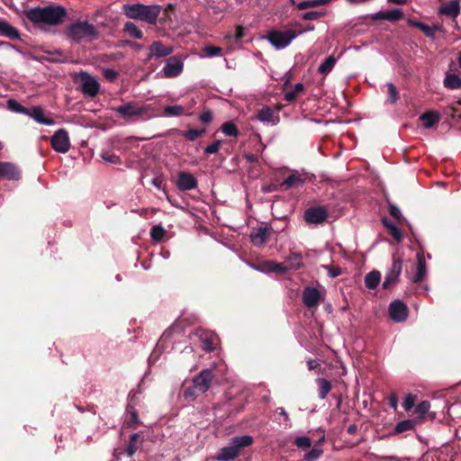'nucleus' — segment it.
I'll list each match as a JSON object with an SVG mask.
<instances>
[{
	"label": "nucleus",
	"mask_w": 461,
	"mask_h": 461,
	"mask_svg": "<svg viewBox=\"0 0 461 461\" xmlns=\"http://www.w3.org/2000/svg\"><path fill=\"white\" fill-rule=\"evenodd\" d=\"M26 16L30 22L39 26H56L60 24L67 16V10L61 5L33 7Z\"/></svg>",
	"instance_id": "nucleus-1"
},
{
	"label": "nucleus",
	"mask_w": 461,
	"mask_h": 461,
	"mask_svg": "<svg viewBox=\"0 0 461 461\" xmlns=\"http://www.w3.org/2000/svg\"><path fill=\"white\" fill-rule=\"evenodd\" d=\"M122 12L130 19L140 20L154 25L161 12V6L158 5L124 4Z\"/></svg>",
	"instance_id": "nucleus-2"
},
{
	"label": "nucleus",
	"mask_w": 461,
	"mask_h": 461,
	"mask_svg": "<svg viewBox=\"0 0 461 461\" xmlns=\"http://www.w3.org/2000/svg\"><path fill=\"white\" fill-rule=\"evenodd\" d=\"M113 111L125 120H131L135 117H139L143 121H147L156 116L155 110L152 105H140L137 102L134 101L123 103L121 105L113 108Z\"/></svg>",
	"instance_id": "nucleus-3"
},
{
	"label": "nucleus",
	"mask_w": 461,
	"mask_h": 461,
	"mask_svg": "<svg viewBox=\"0 0 461 461\" xmlns=\"http://www.w3.org/2000/svg\"><path fill=\"white\" fill-rule=\"evenodd\" d=\"M251 436L243 435L231 438L229 446L219 449L215 456L217 461H230L239 456L240 449L252 444Z\"/></svg>",
	"instance_id": "nucleus-4"
},
{
	"label": "nucleus",
	"mask_w": 461,
	"mask_h": 461,
	"mask_svg": "<svg viewBox=\"0 0 461 461\" xmlns=\"http://www.w3.org/2000/svg\"><path fill=\"white\" fill-rule=\"evenodd\" d=\"M67 35L72 41L81 42L96 39L98 32L94 24L86 21H77L68 27Z\"/></svg>",
	"instance_id": "nucleus-5"
},
{
	"label": "nucleus",
	"mask_w": 461,
	"mask_h": 461,
	"mask_svg": "<svg viewBox=\"0 0 461 461\" xmlns=\"http://www.w3.org/2000/svg\"><path fill=\"white\" fill-rule=\"evenodd\" d=\"M302 33L303 31L293 29L273 30L267 33V39L276 50H283Z\"/></svg>",
	"instance_id": "nucleus-6"
},
{
	"label": "nucleus",
	"mask_w": 461,
	"mask_h": 461,
	"mask_svg": "<svg viewBox=\"0 0 461 461\" xmlns=\"http://www.w3.org/2000/svg\"><path fill=\"white\" fill-rule=\"evenodd\" d=\"M402 270V259L393 256L392 266L388 269L384 280L383 282V288L389 289L391 286L396 285L399 282L400 275Z\"/></svg>",
	"instance_id": "nucleus-7"
},
{
	"label": "nucleus",
	"mask_w": 461,
	"mask_h": 461,
	"mask_svg": "<svg viewBox=\"0 0 461 461\" xmlns=\"http://www.w3.org/2000/svg\"><path fill=\"white\" fill-rule=\"evenodd\" d=\"M52 149L59 153H66L70 149L68 133L65 129L58 130L50 139Z\"/></svg>",
	"instance_id": "nucleus-8"
},
{
	"label": "nucleus",
	"mask_w": 461,
	"mask_h": 461,
	"mask_svg": "<svg viewBox=\"0 0 461 461\" xmlns=\"http://www.w3.org/2000/svg\"><path fill=\"white\" fill-rule=\"evenodd\" d=\"M214 375L211 368L203 369L193 379L194 388H196L198 393H204L209 390Z\"/></svg>",
	"instance_id": "nucleus-9"
},
{
	"label": "nucleus",
	"mask_w": 461,
	"mask_h": 461,
	"mask_svg": "<svg viewBox=\"0 0 461 461\" xmlns=\"http://www.w3.org/2000/svg\"><path fill=\"white\" fill-rule=\"evenodd\" d=\"M81 81V91L85 95L94 97L99 92V83L91 75L86 72H81L79 74Z\"/></svg>",
	"instance_id": "nucleus-10"
},
{
	"label": "nucleus",
	"mask_w": 461,
	"mask_h": 461,
	"mask_svg": "<svg viewBox=\"0 0 461 461\" xmlns=\"http://www.w3.org/2000/svg\"><path fill=\"white\" fill-rule=\"evenodd\" d=\"M184 68L183 61L177 57H170L166 60L162 69L163 76L171 78L180 75Z\"/></svg>",
	"instance_id": "nucleus-11"
},
{
	"label": "nucleus",
	"mask_w": 461,
	"mask_h": 461,
	"mask_svg": "<svg viewBox=\"0 0 461 461\" xmlns=\"http://www.w3.org/2000/svg\"><path fill=\"white\" fill-rule=\"evenodd\" d=\"M323 295L321 294V291L315 287L306 286L303 290V303L308 308L317 307Z\"/></svg>",
	"instance_id": "nucleus-12"
},
{
	"label": "nucleus",
	"mask_w": 461,
	"mask_h": 461,
	"mask_svg": "<svg viewBox=\"0 0 461 461\" xmlns=\"http://www.w3.org/2000/svg\"><path fill=\"white\" fill-rule=\"evenodd\" d=\"M388 311L390 318L396 322H402L407 319L408 308L406 304L400 300H395L391 303Z\"/></svg>",
	"instance_id": "nucleus-13"
},
{
	"label": "nucleus",
	"mask_w": 461,
	"mask_h": 461,
	"mask_svg": "<svg viewBox=\"0 0 461 461\" xmlns=\"http://www.w3.org/2000/svg\"><path fill=\"white\" fill-rule=\"evenodd\" d=\"M173 52L171 46H166L161 41H157L152 42L149 46V51L147 56V59L149 60L153 58L160 59L169 56Z\"/></svg>",
	"instance_id": "nucleus-14"
},
{
	"label": "nucleus",
	"mask_w": 461,
	"mask_h": 461,
	"mask_svg": "<svg viewBox=\"0 0 461 461\" xmlns=\"http://www.w3.org/2000/svg\"><path fill=\"white\" fill-rule=\"evenodd\" d=\"M304 218L308 223L319 224L326 220L327 211L321 206L312 207L305 212Z\"/></svg>",
	"instance_id": "nucleus-15"
},
{
	"label": "nucleus",
	"mask_w": 461,
	"mask_h": 461,
	"mask_svg": "<svg viewBox=\"0 0 461 461\" xmlns=\"http://www.w3.org/2000/svg\"><path fill=\"white\" fill-rule=\"evenodd\" d=\"M177 188L181 191H189L197 187V180L194 175L187 172H180L176 183Z\"/></svg>",
	"instance_id": "nucleus-16"
},
{
	"label": "nucleus",
	"mask_w": 461,
	"mask_h": 461,
	"mask_svg": "<svg viewBox=\"0 0 461 461\" xmlns=\"http://www.w3.org/2000/svg\"><path fill=\"white\" fill-rule=\"evenodd\" d=\"M27 116L32 118L36 122L42 124V125H54L55 122L53 119L46 117L43 112V109L39 106L35 105L31 108H29V113H27Z\"/></svg>",
	"instance_id": "nucleus-17"
},
{
	"label": "nucleus",
	"mask_w": 461,
	"mask_h": 461,
	"mask_svg": "<svg viewBox=\"0 0 461 461\" xmlns=\"http://www.w3.org/2000/svg\"><path fill=\"white\" fill-rule=\"evenodd\" d=\"M460 4L458 0H450L449 2L443 3L438 7V14L451 18H456L460 14Z\"/></svg>",
	"instance_id": "nucleus-18"
},
{
	"label": "nucleus",
	"mask_w": 461,
	"mask_h": 461,
	"mask_svg": "<svg viewBox=\"0 0 461 461\" xmlns=\"http://www.w3.org/2000/svg\"><path fill=\"white\" fill-rule=\"evenodd\" d=\"M21 176L18 167L10 162H0V178L18 180Z\"/></svg>",
	"instance_id": "nucleus-19"
},
{
	"label": "nucleus",
	"mask_w": 461,
	"mask_h": 461,
	"mask_svg": "<svg viewBox=\"0 0 461 461\" xmlns=\"http://www.w3.org/2000/svg\"><path fill=\"white\" fill-rule=\"evenodd\" d=\"M257 119L261 122L271 123L272 125L277 124L279 119L275 114L272 108L269 106L262 107L257 113Z\"/></svg>",
	"instance_id": "nucleus-20"
},
{
	"label": "nucleus",
	"mask_w": 461,
	"mask_h": 461,
	"mask_svg": "<svg viewBox=\"0 0 461 461\" xmlns=\"http://www.w3.org/2000/svg\"><path fill=\"white\" fill-rule=\"evenodd\" d=\"M269 230H270L266 227H260L252 230L250 233V240L253 245L257 247L263 245L268 238Z\"/></svg>",
	"instance_id": "nucleus-21"
},
{
	"label": "nucleus",
	"mask_w": 461,
	"mask_h": 461,
	"mask_svg": "<svg viewBox=\"0 0 461 461\" xmlns=\"http://www.w3.org/2000/svg\"><path fill=\"white\" fill-rule=\"evenodd\" d=\"M427 274L426 262L422 255H417V269L415 275L411 278L412 283H419L424 279Z\"/></svg>",
	"instance_id": "nucleus-22"
},
{
	"label": "nucleus",
	"mask_w": 461,
	"mask_h": 461,
	"mask_svg": "<svg viewBox=\"0 0 461 461\" xmlns=\"http://www.w3.org/2000/svg\"><path fill=\"white\" fill-rule=\"evenodd\" d=\"M0 33L11 40L20 39V32L9 23L0 19Z\"/></svg>",
	"instance_id": "nucleus-23"
},
{
	"label": "nucleus",
	"mask_w": 461,
	"mask_h": 461,
	"mask_svg": "<svg viewBox=\"0 0 461 461\" xmlns=\"http://www.w3.org/2000/svg\"><path fill=\"white\" fill-rule=\"evenodd\" d=\"M304 183V180L299 176L295 174H292L288 176L282 183L281 187L285 190L291 189L293 187H298L303 185Z\"/></svg>",
	"instance_id": "nucleus-24"
},
{
	"label": "nucleus",
	"mask_w": 461,
	"mask_h": 461,
	"mask_svg": "<svg viewBox=\"0 0 461 461\" xmlns=\"http://www.w3.org/2000/svg\"><path fill=\"white\" fill-rule=\"evenodd\" d=\"M439 114L436 112H427L420 116V120L422 122L424 128L429 129L433 127L439 121Z\"/></svg>",
	"instance_id": "nucleus-25"
},
{
	"label": "nucleus",
	"mask_w": 461,
	"mask_h": 461,
	"mask_svg": "<svg viewBox=\"0 0 461 461\" xmlns=\"http://www.w3.org/2000/svg\"><path fill=\"white\" fill-rule=\"evenodd\" d=\"M264 267L262 269H258L261 272H272V273H279L284 274L288 271L285 263H276L275 261H267L264 264Z\"/></svg>",
	"instance_id": "nucleus-26"
},
{
	"label": "nucleus",
	"mask_w": 461,
	"mask_h": 461,
	"mask_svg": "<svg viewBox=\"0 0 461 461\" xmlns=\"http://www.w3.org/2000/svg\"><path fill=\"white\" fill-rule=\"evenodd\" d=\"M288 270H297L303 266L302 257L298 253H291L285 261Z\"/></svg>",
	"instance_id": "nucleus-27"
},
{
	"label": "nucleus",
	"mask_w": 461,
	"mask_h": 461,
	"mask_svg": "<svg viewBox=\"0 0 461 461\" xmlns=\"http://www.w3.org/2000/svg\"><path fill=\"white\" fill-rule=\"evenodd\" d=\"M123 31L132 39L140 40L143 37L142 31L132 22H126Z\"/></svg>",
	"instance_id": "nucleus-28"
},
{
	"label": "nucleus",
	"mask_w": 461,
	"mask_h": 461,
	"mask_svg": "<svg viewBox=\"0 0 461 461\" xmlns=\"http://www.w3.org/2000/svg\"><path fill=\"white\" fill-rule=\"evenodd\" d=\"M381 281V274L379 271L374 270L365 276V285L368 289H375Z\"/></svg>",
	"instance_id": "nucleus-29"
},
{
	"label": "nucleus",
	"mask_w": 461,
	"mask_h": 461,
	"mask_svg": "<svg viewBox=\"0 0 461 461\" xmlns=\"http://www.w3.org/2000/svg\"><path fill=\"white\" fill-rule=\"evenodd\" d=\"M444 86L448 89H460L461 88V78L456 74H447L444 78Z\"/></svg>",
	"instance_id": "nucleus-30"
},
{
	"label": "nucleus",
	"mask_w": 461,
	"mask_h": 461,
	"mask_svg": "<svg viewBox=\"0 0 461 461\" xmlns=\"http://www.w3.org/2000/svg\"><path fill=\"white\" fill-rule=\"evenodd\" d=\"M336 62H337V60L333 56H329L328 58H326L324 59V61H322L320 64V66L318 68L319 73H321L322 75L329 74L332 70L334 66L336 65Z\"/></svg>",
	"instance_id": "nucleus-31"
},
{
	"label": "nucleus",
	"mask_w": 461,
	"mask_h": 461,
	"mask_svg": "<svg viewBox=\"0 0 461 461\" xmlns=\"http://www.w3.org/2000/svg\"><path fill=\"white\" fill-rule=\"evenodd\" d=\"M6 107L9 111L15 113L25 114L29 113V108L23 106L19 102L14 99H9L6 102Z\"/></svg>",
	"instance_id": "nucleus-32"
},
{
	"label": "nucleus",
	"mask_w": 461,
	"mask_h": 461,
	"mask_svg": "<svg viewBox=\"0 0 461 461\" xmlns=\"http://www.w3.org/2000/svg\"><path fill=\"white\" fill-rule=\"evenodd\" d=\"M317 383L319 384V397L323 400L327 397L328 393L331 389L330 383L325 378H318Z\"/></svg>",
	"instance_id": "nucleus-33"
},
{
	"label": "nucleus",
	"mask_w": 461,
	"mask_h": 461,
	"mask_svg": "<svg viewBox=\"0 0 461 461\" xmlns=\"http://www.w3.org/2000/svg\"><path fill=\"white\" fill-rule=\"evenodd\" d=\"M383 223L384 227L390 231V234L394 240H396L397 241H400L402 240V235L398 227H396L392 221L386 219L383 220Z\"/></svg>",
	"instance_id": "nucleus-34"
},
{
	"label": "nucleus",
	"mask_w": 461,
	"mask_h": 461,
	"mask_svg": "<svg viewBox=\"0 0 461 461\" xmlns=\"http://www.w3.org/2000/svg\"><path fill=\"white\" fill-rule=\"evenodd\" d=\"M276 412L279 414V416L282 418V419H279L277 420V422L283 426V428L285 429H290L292 427V423H291V420H290V418H289V415L288 413L286 412V411L283 408V407H279L276 410Z\"/></svg>",
	"instance_id": "nucleus-35"
},
{
	"label": "nucleus",
	"mask_w": 461,
	"mask_h": 461,
	"mask_svg": "<svg viewBox=\"0 0 461 461\" xmlns=\"http://www.w3.org/2000/svg\"><path fill=\"white\" fill-rule=\"evenodd\" d=\"M185 108L182 105H168L164 108V115L167 117H176L184 114Z\"/></svg>",
	"instance_id": "nucleus-36"
},
{
	"label": "nucleus",
	"mask_w": 461,
	"mask_h": 461,
	"mask_svg": "<svg viewBox=\"0 0 461 461\" xmlns=\"http://www.w3.org/2000/svg\"><path fill=\"white\" fill-rule=\"evenodd\" d=\"M330 0H306L302 1L297 4V8L299 10H304L307 8L320 6L325 4H328Z\"/></svg>",
	"instance_id": "nucleus-37"
},
{
	"label": "nucleus",
	"mask_w": 461,
	"mask_h": 461,
	"mask_svg": "<svg viewBox=\"0 0 461 461\" xmlns=\"http://www.w3.org/2000/svg\"><path fill=\"white\" fill-rule=\"evenodd\" d=\"M415 426V421L413 420H405L398 422L395 426V432L402 433L404 431L411 430Z\"/></svg>",
	"instance_id": "nucleus-38"
},
{
	"label": "nucleus",
	"mask_w": 461,
	"mask_h": 461,
	"mask_svg": "<svg viewBox=\"0 0 461 461\" xmlns=\"http://www.w3.org/2000/svg\"><path fill=\"white\" fill-rule=\"evenodd\" d=\"M139 437L140 436L138 433H134L131 436L129 443L126 447V452H127L128 456H131L136 453L137 448H138Z\"/></svg>",
	"instance_id": "nucleus-39"
},
{
	"label": "nucleus",
	"mask_w": 461,
	"mask_h": 461,
	"mask_svg": "<svg viewBox=\"0 0 461 461\" xmlns=\"http://www.w3.org/2000/svg\"><path fill=\"white\" fill-rule=\"evenodd\" d=\"M221 129V131L227 136L237 137L239 135L237 126L231 122L223 123Z\"/></svg>",
	"instance_id": "nucleus-40"
},
{
	"label": "nucleus",
	"mask_w": 461,
	"mask_h": 461,
	"mask_svg": "<svg viewBox=\"0 0 461 461\" xmlns=\"http://www.w3.org/2000/svg\"><path fill=\"white\" fill-rule=\"evenodd\" d=\"M205 133L204 130L190 129L188 131H182V136L189 141H194L197 138L203 136Z\"/></svg>",
	"instance_id": "nucleus-41"
},
{
	"label": "nucleus",
	"mask_w": 461,
	"mask_h": 461,
	"mask_svg": "<svg viewBox=\"0 0 461 461\" xmlns=\"http://www.w3.org/2000/svg\"><path fill=\"white\" fill-rule=\"evenodd\" d=\"M165 233L166 230L160 225H156L150 230V237L156 242L160 241L164 238Z\"/></svg>",
	"instance_id": "nucleus-42"
},
{
	"label": "nucleus",
	"mask_w": 461,
	"mask_h": 461,
	"mask_svg": "<svg viewBox=\"0 0 461 461\" xmlns=\"http://www.w3.org/2000/svg\"><path fill=\"white\" fill-rule=\"evenodd\" d=\"M387 94H388V101L391 104H395L399 99V92L396 86L393 83H387Z\"/></svg>",
	"instance_id": "nucleus-43"
},
{
	"label": "nucleus",
	"mask_w": 461,
	"mask_h": 461,
	"mask_svg": "<svg viewBox=\"0 0 461 461\" xmlns=\"http://www.w3.org/2000/svg\"><path fill=\"white\" fill-rule=\"evenodd\" d=\"M402 11L398 8L385 11V20L389 22H397L402 18Z\"/></svg>",
	"instance_id": "nucleus-44"
},
{
	"label": "nucleus",
	"mask_w": 461,
	"mask_h": 461,
	"mask_svg": "<svg viewBox=\"0 0 461 461\" xmlns=\"http://www.w3.org/2000/svg\"><path fill=\"white\" fill-rule=\"evenodd\" d=\"M420 30H421L428 38L435 40V32L440 31V26L434 25L433 27H430L423 23V25L420 26Z\"/></svg>",
	"instance_id": "nucleus-45"
},
{
	"label": "nucleus",
	"mask_w": 461,
	"mask_h": 461,
	"mask_svg": "<svg viewBox=\"0 0 461 461\" xmlns=\"http://www.w3.org/2000/svg\"><path fill=\"white\" fill-rule=\"evenodd\" d=\"M323 451L321 448L313 447L309 452H307L304 456V461H317L321 456L322 455Z\"/></svg>",
	"instance_id": "nucleus-46"
},
{
	"label": "nucleus",
	"mask_w": 461,
	"mask_h": 461,
	"mask_svg": "<svg viewBox=\"0 0 461 461\" xmlns=\"http://www.w3.org/2000/svg\"><path fill=\"white\" fill-rule=\"evenodd\" d=\"M198 391L194 388V385L185 387L183 390V397L188 401H194L197 396Z\"/></svg>",
	"instance_id": "nucleus-47"
},
{
	"label": "nucleus",
	"mask_w": 461,
	"mask_h": 461,
	"mask_svg": "<svg viewBox=\"0 0 461 461\" xmlns=\"http://www.w3.org/2000/svg\"><path fill=\"white\" fill-rule=\"evenodd\" d=\"M416 399H417L416 395H414L412 393L406 394L403 399V402H402L403 409L406 411H411L415 404Z\"/></svg>",
	"instance_id": "nucleus-48"
},
{
	"label": "nucleus",
	"mask_w": 461,
	"mask_h": 461,
	"mask_svg": "<svg viewBox=\"0 0 461 461\" xmlns=\"http://www.w3.org/2000/svg\"><path fill=\"white\" fill-rule=\"evenodd\" d=\"M294 444L297 447L305 449L312 446V440L307 436H300L295 438Z\"/></svg>",
	"instance_id": "nucleus-49"
},
{
	"label": "nucleus",
	"mask_w": 461,
	"mask_h": 461,
	"mask_svg": "<svg viewBox=\"0 0 461 461\" xmlns=\"http://www.w3.org/2000/svg\"><path fill=\"white\" fill-rule=\"evenodd\" d=\"M101 158L107 163L113 164V165H119L121 164V158L119 156L115 154H109L106 152H103L101 154Z\"/></svg>",
	"instance_id": "nucleus-50"
},
{
	"label": "nucleus",
	"mask_w": 461,
	"mask_h": 461,
	"mask_svg": "<svg viewBox=\"0 0 461 461\" xmlns=\"http://www.w3.org/2000/svg\"><path fill=\"white\" fill-rule=\"evenodd\" d=\"M430 409V402L429 401L420 402L415 408V413L424 415Z\"/></svg>",
	"instance_id": "nucleus-51"
},
{
	"label": "nucleus",
	"mask_w": 461,
	"mask_h": 461,
	"mask_svg": "<svg viewBox=\"0 0 461 461\" xmlns=\"http://www.w3.org/2000/svg\"><path fill=\"white\" fill-rule=\"evenodd\" d=\"M323 268L328 271V275L330 277H337L341 275V268L339 267H332L329 265L323 266Z\"/></svg>",
	"instance_id": "nucleus-52"
},
{
	"label": "nucleus",
	"mask_w": 461,
	"mask_h": 461,
	"mask_svg": "<svg viewBox=\"0 0 461 461\" xmlns=\"http://www.w3.org/2000/svg\"><path fill=\"white\" fill-rule=\"evenodd\" d=\"M203 51L208 57H215L221 54V49L215 46H206Z\"/></svg>",
	"instance_id": "nucleus-53"
},
{
	"label": "nucleus",
	"mask_w": 461,
	"mask_h": 461,
	"mask_svg": "<svg viewBox=\"0 0 461 461\" xmlns=\"http://www.w3.org/2000/svg\"><path fill=\"white\" fill-rule=\"evenodd\" d=\"M220 147H221V140H216V141L212 142V144L208 145L204 149V153L205 154H215L219 151Z\"/></svg>",
	"instance_id": "nucleus-54"
},
{
	"label": "nucleus",
	"mask_w": 461,
	"mask_h": 461,
	"mask_svg": "<svg viewBox=\"0 0 461 461\" xmlns=\"http://www.w3.org/2000/svg\"><path fill=\"white\" fill-rule=\"evenodd\" d=\"M321 13L316 11L306 12L303 14V18L306 21L317 20L321 17Z\"/></svg>",
	"instance_id": "nucleus-55"
},
{
	"label": "nucleus",
	"mask_w": 461,
	"mask_h": 461,
	"mask_svg": "<svg viewBox=\"0 0 461 461\" xmlns=\"http://www.w3.org/2000/svg\"><path fill=\"white\" fill-rule=\"evenodd\" d=\"M389 212H390V214L397 220H399L402 216L401 210L394 204H390Z\"/></svg>",
	"instance_id": "nucleus-56"
},
{
	"label": "nucleus",
	"mask_w": 461,
	"mask_h": 461,
	"mask_svg": "<svg viewBox=\"0 0 461 461\" xmlns=\"http://www.w3.org/2000/svg\"><path fill=\"white\" fill-rule=\"evenodd\" d=\"M104 76L109 80H113L117 77L118 73L113 68H106L104 71Z\"/></svg>",
	"instance_id": "nucleus-57"
},
{
	"label": "nucleus",
	"mask_w": 461,
	"mask_h": 461,
	"mask_svg": "<svg viewBox=\"0 0 461 461\" xmlns=\"http://www.w3.org/2000/svg\"><path fill=\"white\" fill-rule=\"evenodd\" d=\"M199 119L203 123H209L212 122V113L209 111H207L201 113Z\"/></svg>",
	"instance_id": "nucleus-58"
},
{
	"label": "nucleus",
	"mask_w": 461,
	"mask_h": 461,
	"mask_svg": "<svg viewBox=\"0 0 461 461\" xmlns=\"http://www.w3.org/2000/svg\"><path fill=\"white\" fill-rule=\"evenodd\" d=\"M151 184L158 190L163 189V178L162 176H156L151 180Z\"/></svg>",
	"instance_id": "nucleus-59"
},
{
	"label": "nucleus",
	"mask_w": 461,
	"mask_h": 461,
	"mask_svg": "<svg viewBox=\"0 0 461 461\" xmlns=\"http://www.w3.org/2000/svg\"><path fill=\"white\" fill-rule=\"evenodd\" d=\"M370 18L374 21L385 20V11H379L370 14Z\"/></svg>",
	"instance_id": "nucleus-60"
},
{
	"label": "nucleus",
	"mask_w": 461,
	"mask_h": 461,
	"mask_svg": "<svg viewBox=\"0 0 461 461\" xmlns=\"http://www.w3.org/2000/svg\"><path fill=\"white\" fill-rule=\"evenodd\" d=\"M244 37V29L241 26H238L235 32V40L240 41Z\"/></svg>",
	"instance_id": "nucleus-61"
},
{
	"label": "nucleus",
	"mask_w": 461,
	"mask_h": 461,
	"mask_svg": "<svg viewBox=\"0 0 461 461\" xmlns=\"http://www.w3.org/2000/svg\"><path fill=\"white\" fill-rule=\"evenodd\" d=\"M307 366L310 370H314L320 366V364L314 359H309L307 361Z\"/></svg>",
	"instance_id": "nucleus-62"
},
{
	"label": "nucleus",
	"mask_w": 461,
	"mask_h": 461,
	"mask_svg": "<svg viewBox=\"0 0 461 461\" xmlns=\"http://www.w3.org/2000/svg\"><path fill=\"white\" fill-rule=\"evenodd\" d=\"M389 404L390 406L396 410L397 409V405H398V399L396 397V395H392L390 398H389Z\"/></svg>",
	"instance_id": "nucleus-63"
},
{
	"label": "nucleus",
	"mask_w": 461,
	"mask_h": 461,
	"mask_svg": "<svg viewBox=\"0 0 461 461\" xmlns=\"http://www.w3.org/2000/svg\"><path fill=\"white\" fill-rule=\"evenodd\" d=\"M296 95L293 91L285 93V100L287 102H292L295 99Z\"/></svg>",
	"instance_id": "nucleus-64"
}]
</instances>
